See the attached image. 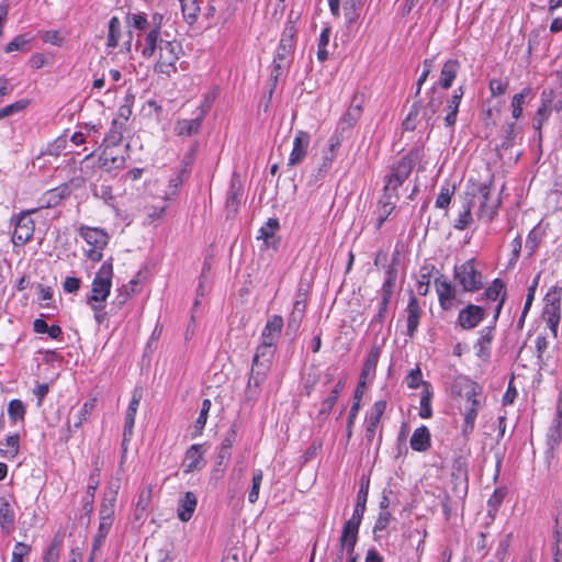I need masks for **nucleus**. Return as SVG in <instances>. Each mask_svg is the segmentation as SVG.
<instances>
[{
    "mask_svg": "<svg viewBox=\"0 0 562 562\" xmlns=\"http://www.w3.org/2000/svg\"><path fill=\"white\" fill-rule=\"evenodd\" d=\"M164 14L155 12L149 16L144 12L133 13L127 18L130 36L135 33L136 46L145 58H153L158 54L160 43L169 42L170 35L162 32Z\"/></svg>",
    "mask_w": 562,
    "mask_h": 562,
    "instance_id": "1",
    "label": "nucleus"
},
{
    "mask_svg": "<svg viewBox=\"0 0 562 562\" xmlns=\"http://www.w3.org/2000/svg\"><path fill=\"white\" fill-rule=\"evenodd\" d=\"M452 393L464 418L462 434L468 436L474 429L476 415L482 405V390L475 382L459 378L452 385Z\"/></svg>",
    "mask_w": 562,
    "mask_h": 562,
    "instance_id": "2",
    "label": "nucleus"
},
{
    "mask_svg": "<svg viewBox=\"0 0 562 562\" xmlns=\"http://www.w3.org/2000/svg\"><path fill=\"white\" fill-rule=\"evenodd\" d=\"M473 207H477L476 216L481 221L491 222L501 204L497 196L492 195L491 188L484 183H472L467 192Z\"/></svg>",
    "mask_w": 562,
    "mask_h": 562,
    "instance_id": "3",
    "label": "nucleus"
},
{
    "mask_svg": "<svg viewBox=\"0 0 562 562\" xmlns=\"http://www.w3.org/2000/svg\"><path fill=\"white\" fill-rule=\"evenodd\" d=\"M112 278L113 265L110 259L101 265L92 280L91 294L87 296V304H89L92 310H97L105 303L111 292Z\"/></svg>",
    "mask_w": 562,
    "mask_h": 562,
    "instance_id": "4",
    "label": "nucleus"
},
{
    "mask_svg": "<svg viewBox=\"0 0 562 562\" xmlns=\"http://www.w3.org/2000/svg\"><path fill=\"white\" fill-rule=\"evenodd\" d=\"M555 76L558 78L557 87L543 89L541 93V105L533 119V127L539 133L551 112H560L562 110V70L557 71Z\"/></svg>",
    "mask_w": 562,
    "mask_h": 562,
    "instance_id": "5",
    "label": "nucleus"
},
{
    "mask_svg": "<svg viewBox=\"0 0 562 562\" xmlns=\"http://www.w3.org/2000/svg\"><path fill=\"white\" fill-rule=\"evenodd\" d=\"M78 234L87 245L85 256L93 262L100 261L103 257V249L109 244V234L103 228L86 225H81L78 228Z\"/></svg>",
    "mask_w": 562,
    "mask_h": 562,
    "instance_id": "6",
    "label": "nucleus"
},
{
    "mask_svg": "<svg viewBox=\"0 0 562 562\" xmlns=\"http://www.w3.org/2000/svg\"><path fill=\"white\" fill-rule=\"evenodd\" d=\"M415 160L416 155L408 153L391 166L390 171L385 177L384 193L398 198L397 189L411 175Z\"/></svg>",
    "mask_w": 562,
    "mask_h": 562,
    "instance_id": "7",
    "label": "nucleus"
},
{
    "mask_svg": "<svg viewBox=\"0 0 562 562\" xmlns=\"http://www.w3.org/2000/svg\"><path fill=\"white\" fill-rule=\"evenodd\" d=\"M160 44L162 47L160 46L158 54L153 57L155 59V71L170 76L177 71V63L182 53V46L175 38Z\"/></svg>",
    "mask_w": 562,
    "mask_h": 562,
    "instance_id": "8",
    "label": "nucleus"
},
{
    "mask_svg": "<svg viewBox=\"0 0 562 562\" xmlns=\"http://www.w3.org/2000/svg\"><path fill=\"white\" fill-rule=\"evenodd\" d=\"M562 288L553 285L544 296L542 318L549 327L553 338L558 336V326L561 319Z\"/></svg>",
    "mask_w": 562,
    "mask_h": 562,
    "instance_id": "9",
    "label": "nucleus"
},
{
    "mask_svg": "<svg viewBox=\"0 0 562 562\" xmlns=\"http://www.w3.org/2000/svg\"><path fill=\"white\" fill-rule=\"evenodd\" d=\"M370 477L369 475H362L360 487L357 494V503L351 517L345 522L342 530L359 532V528L362 521L363 514L366 512L368 495H369Z\"/></svg>",
    "mask_w": 562,
    "mask_h": 562,
    "instance_id": "10",
    "label": "nucleus"
},
{
    "mask_svg": "<svg viewBox=\"0 0 562 562\" xmlns=\"http://www.w3.org/2000/svg\"><path fill=\"white\" fill-rule=\"evenodd\" d=\"M454 279L465 292H475L483 285L482 274L472 259L454 267Z\"/></svg>",
    "mask_w": 562,
    "mask_h": 562,
    "instance_id": "11",
    "label": "nucleus"
},
{
    "mask_svg": "<svg viewBox=\"0 0 562 562\" xmlns=\"http://www.w3.org/2000/svg\"><path fill=\"white\" fill-rule=\"evenodd\" d=\"M35 211L36 209L23 211L14 218L12 243L15 246H23L32 239L35 231V223L31 218V214Z\"/></svg>",
    "mask_w": 562,
    "mask_h": 562,
    "instance_id": "12",
    "label": "nucleus"
},
{
    "mask_svg": "<svg viewBox=\"0 0 562 562\" xmlns=\"http://www.w3.org/2000/svg\"><path fill=\"white\" fill-rule=\"evenodd\" d=\"M311 137L304 131L296 132L293 139V147L289 156L288 166L294 167L300 165L307 155Z\"/></svg>",
    "mask_w": 562,
    "mask_h": 562,
    "instance_id": "13",
    "label": "nucleus"
},
{
    "mask_svg": "<svg viewBox=\"0 0 562 562\" xmlns=\"http://www.w3.org/2000/svg\"><path fill=\"white\" fill-rule=\"evenodd\" d=\"M257 369L251 367L249 379L245 389V398L248 403H254L260 393V387L267 376V366Z\"/></svg>",
    "mask_w": 562,
    "mask_h": 562,
    "instance_id": "14",
    "label": "nucleus"
},
{
    "mask_svg": "<svg viewBox=\"0 0 562 562\" xmlns=\"http://www.w3.org/2000/svg\"><path fill=\"white\" fill-rule=\"evenodd\" d=\"M485 310L481 306L469 304L462 308L458 315V324L463 329H472L476 327L485 317Z\"/></svg>",
    "mask_w": 562,
    "mask_h": 562,
    "instance_id": "15",
    "label": "nucleus"
},
{
    "mask_svg": "<svg viewBox=\"0 0 562 562\" xmlns=\"http://www.w3.org/2000/svg\"><path fill=\"white\" fill-rule=\"evenodd\" d=\"M435 288L440 307L445 311L451 310L456 301V288L443 277L435 280Z\"/></svg>",
    "mask_w": 562,
    "mask_h": 562,
    "instance_id": "16",
    "label": "nucleus"
},
{
    "mask_svg": "<svg viewBox=\"0 0 562 562\" xmlns=\"http://www.w3.org/2000/svg\"><path fill=\"white\" fill-rule=\"evenodd\" d=\"M329 9L334 16L339 15V7L342 3L344 15L348 24H352L359 16L361 0H328Z\"/></svg>",
    "mask_w": 562,
    "mask_h": 562,
    "instance_id": "17",
    "label": "nucleus"
},
{
    "mask_svg": "<svg viewBox=\"0 0 562 562\" xmlns=\"http://www.w3.org/2000/svg\"><path fill=\"white\" fill-rule=\"evenodd\" d=\"M204 111H200L194 119H180L176 122L175 132L178 136H193L200 132Z\"/></svg>",
    "mask_w": 562,
    "mask_h": 562,
    "instance_id": "18",
    "label": "nucleus"
},
{
    "mask_svg": "<svg viewBox=\"0 0 562 562\" xmlns=\"http://www.w3.org/2000/svg\"><path fill=\"white\" fill-rule=\"evenodd\" d=\"M283 328V318L280 315H272L268 318L266 326L262 329V341L276 345L281 336Z\"/></svg>",
    "mask_w": 562,
    "mask_h": 562,
    "instance_id": "19",
    "label": "nucleus"
},
{
    "mask_svg": "<svg viewBox=\"0 0 562 562\" xmlns=\"http://www.w3.org/2000/svg\"><path fill=\"white\" fill-rule=\"evenodd\" d=\"M196 505L198 498L195 494L190 491L186 492L178 503V518L183 522L189 521L195 512Z\"/></svg>",
    "mask_w": 562,
    "mask_h": 562,
    "instance_id": "20",
    "label": "nucleus"
},
{
    "mask_svg": "<svg viewBox=\"0 0 562 562\" xmlns=\"http://www.w3.org/2000/svg\"><path fill=\"white\" fill-rule=\"evenodd\" d=\"M407 336L414 337L418 325H419V318L422 316V308L419 306L418 300L414 294L409 296L408 304H407Z\"/></svg>",
    "mask_w": 562,
    "mask_h": 562,
    "instance_id": "21",
    "label": "nucleus"
},
{
    "mask_svg": "<svg viewBox=\"0 0 562 562\" xmlns=\"http://www.w3.org/2000/svg\"><path fill=\"white\" fill-rule=\"evenodd\" d=\"M274 346L273 344L262 341L255 352L251 367L260 369L263 368L262 366H267V371H269L274 353Z\"/></svg>",
    "mask_w": 562,
    "mask_h": 562,
    "instance_id": "22",
    "label": "nucleus"
},
{
    "mask_svg": "<svg viewBox=\"0 0 562 562\" xmlns=\"http://www.w3.org/2000/svg\"><path fill=\"white\" fill-rule=\"evenodd\" d=\"M386 409V402L385 401H376L371 411L369 412L368 418H367V437L373 438L382 415L384 414Z\"/></svg>",
    "mask_w": 562,
    "mask_h": 562,
    "instance_id": "23",
    "label": "nucleus"
},
{
    "mask_svg": "<svg viewBox=\"0 0 562 562\" xmlns=\"http://www.w3.org/2000/svg\"><path fill=\"white\" fill-rule=\"evenodd\" d=\"M15 513L8 499H0V528L4 535L14 530Z\"/></svg>",
    "mask_w": 562,
    "mask_h": 562,
    "instance_id": "24",
    "label": "nucleus"
},
{
    "mask_svg": "<svg viewBox=\"0 0 562 562\" xmlns=\"http://www.w3.org/2000/svg\"><path fill=\"white\" fill-rule=\"evenodd\" d=\"M140 398H142V392L139 390H135L133 392V396L128 404L126 415H125L124 440H126L127 436H132L133 428L135 425V416H136V412L138 409Z\"/></svg>",
    "mask_w": 562,
    "mask_h": 562,
    "instance_id": "25",
    "label": "nucleus"
},
{
    "mask_svg": "<svg viewBox=\"0 0 562 562\" xmlns=\"http://www.w3.org/2000/svg\"><path fill=\"white\" fill-rule=\"evenodd\" d=\"M359 532L341 530L339 537L340 551L347 553V562H357V554L355 553L356 544L358 542Z\"/></svg>",
    "mask_w": 562,
    "mask_h": 562,
    "instance_id": "26",
    "label": "nucleus"
},
{
    "mask_svg": "<svg viewBox=\"0 0 562 562\" xmlns=\"http://www.w3.org/2000/svg\"><path fill=\"white\" fill-rule=\"evenodd\" d=\"M460 69V63L457 59L447 60L440 71L439 85L447 90L452 86Z\"/></svg>",
    "mask_w": 562,
    "mask_h": 562,
    "instance_id": "27",
    "label": "nucleus"
},
{
    "mask_svg": "<svg viewBox=\"0 0 562 562\" xmlns=\"http://www.w3.org/2000/svg\"><path fill=\"white\" fill-rule=\"evenodd\" d=\"M305 293H297V297L293 304L292 312L289 316L288 327L297 329L305 313L306 297Z\"/></svg>",
    "mask_w": 562,
    "mask_h": 562,
    "instance_id": "28",
    "label": "nucleus"
},
{
    "mask_svg": "<svg viewBox=\"0 0 562 562\" xmlns=\"http://www.w3.org/2000/svg\"><path fill=\"white\" fill-rule=\"evenodd\" d=\"M484 295L487 300L491 301H497L499 299V302L495 307V318H497L501 313L506 295L504 291V283L499 279H495L492 282V284L485 290Z\"/></svg>",
    "mask_w": 562,
    "mask_h": 562,
    "instance_id": "29",
    "label": "nucleus"
},
{
    "mask_svg": "<svg viewBox=\"0 0 562 562\" xmlns=\"http://www.w3.org/2000/svg\"><path fill=\"white\" fill-rule=\"evenodd\" d=\"M398 198L387 195L386 193H383L382 199L379 202L378 207V217H376V228L380 229L383 223L387 220L390 214L395 207V204L397 202Z\"/></svg>",
    "mask_w": 562,
    "mask_h": 562,
    "instance_id": "30",
    "label": "nucleus"
},
{
    "mask_svg": "<svg viewBox=\"0 0 562 562\" xmlns=\"http://www.w3.org/2000/svg\"><path fill=\"white\" fill-rule=\"evenodd\" d=\"M280 225L277 218H269L263 226L259 229L258 238L263 239L267 247H277L276 233Z\"/></svg>",
    "mask_w": 562,
    "mask_h": 562,
    "instance_id": "31",
    "label": "nucleus"
},
{
    "mask_svg": "<svg viewBox=\"0 0 562 562\" xmlns=\"http://www.w3.org/2000/svg\"><path fill=\"white\" fill-rule=\"evenodd\" d=\"M153 490L150 486H143L137 495V502L135 504L134 517L136 520L144 518L145 513L151 502Z\"/></svg>",
    "mask_w": 562,
    "mask_h": 562,
    "instance_id": "32",
    "label": "nucleus"
},
{
    "mask_svg": "<svg viewBox=\"0 0 562 562\" xmlns=\"http://www.w3.org/2000/svg\"><path fill=\"white\" fill-rule=\"evenodd\" d=\"M430 445V432L426 426H422L413 432L411 447L418 452L425 451Z\"/></svg>",
    "mask_w": 562,
    "mask_h": 562,
    "instance_id": "33",
    "label": "nucleus"
},
{
    "mask_svg": "<svg viewBox=\"0 0 562 562\" xmlns=\"http://www.w3.org/2000/svg\"><path fill=\"white\" fill-rule=\"evenodd\" d=\"M463 88L459 87L453 91V94L451 95L449 102H448V113L445 117V123L447 126H452L456 123L457 120V113L459 110V105L461 102V99L463 97Z\"/></svg>",
    "mask_w": 562,
    "mask_h": 562,
    "instance_id": "34",
    "label": "nucleus"
},
{
    "mask_svg": "<svg viewBox=\"0 0 562 562\" xmlns=\"http://www.w3.org/2000/svg\"><path fill=\"white\" fill-rule=\"evenodd\" d=\"M548 14L552 18L550 31L552 33L562 32V0H550Z\"/></svg>",
    "mask_w": 562,
    "mask_h": 562,
    "instance_id": "35",
    "label": "nucleus"
},
{
    "mask_svg": "<svg viewBox=\"0 0 562 562\" xmlns=\"http://www.w3.org/2000/svg\"><path fill=\"white\" fill-rule=\"evenodd\" d=\"M137 280L133 279L127 284L121 286L116 290L115 297L113 299L111 305L114 308L120 310L136 291Z\"/></svg>",
    "mask_w": 562,
    "mask_h": 562,
    "instance_id": "36",
    "label": "nucleus"
},
{
    "mask_svg": "<svg viewBox=\"0 0 562 562\" xmlns=\"http://www.w3.org/2000/svg\"><path fill=\"white\" fill-rule=\"evenodd\" d=\"M116 492H113L110 498H105L100 506L99 520L100 522L113 524L115 512Z\"/></svg>",
    "mask_w": 562,
    "mask_h": 562,
    "instance_id": "37",
    "label": "nucleus"
},
{
    "mask_svg": "<svg viewBox=\"0 0 562 562\" xmlns=\"http://www.w3.org/2000/svg\"><path fill=\"white\" fill-rule=\"evenodd\" d=\"M393 520L394 517L389 510H380L372 529L374 540H379L387 531Z\"/></svg>",
    "mask_w": 562,
    "mask_h": 562,
    "instance_id": "38",
    "label": "nucleus"
},
{
    "mask_svg": "<svg viewBox=\"0 0 562 562\" xmlns=\"http://www.w3.org/2000/svg\"><path fill=\"white\" fill-rule=\"evenodd\" d=\"M380 347L373 346L366 359V362L363 364L360 378L368 379L370 375H373L376 369V364L380 358Z\"/></svg>",
    "mask_w": 562,
    "mask_h": 562,
    "instance_id": "39",
    "label": "nucleus"
},
{
    "mask_svg": "<svg viewBox=\"0 0 562 562\" xmlns=\"http://www.w3.org/2000/svg\"><path fill=\"white\" fill-rule=\"evenodd\" d=\"M493 327H486L482 330L481 337L476 344L477 356L480 358L486 359L490 356V345L493 340Z\"/></svg>",
    "mask_w": 562,
    "mask_h": 562,
    "instance_id": "40",
    "label": "nucleus"
},
{
    "mask_svg": "<svg viewBox=\"0 0 562 562\" xmlns=\"http://www.w3.org/2000/svg\"><path fill=\"white\" fill-rule=\"evenodd\" d=\"M507 495L506 487H497L487 501V514L491 517H495L504 498Z\"/></svg>",
    "mask_w": 562,
    "mask_h": 562,
    "instance_id": "41",
    "label": "nucleus"
},
{
    "mask_svg": "<svg viewBox=\"0 0 562 562\" xmlns=\"http://www.w3.org/2000/svg\"><path fill=\"white\" fill-rule=\"evenodd\" d=\"M20 437L14 434L0 441V453L4 457H15L19 453Z\"/></svg>",
    "mask_w": 562,
    "mask_h": 562,
    "instance_id": "42",
    "label": "nucleus"
},
{
    "mask_svg": "<svg viewBox=\"0 0 562 562\" xmlns=\"http://www.w3.org/2000/svg\"><path fill=\"white\" fill-rule=\"evenodd\" d=\"M211 406H212L211 400H209V398L203 400L202 406L200 409V414L193 425L192 436H199L202 434V430L204 429L206 420H207V416H209Z\"/></svg>",
    "mask_w": 562,
    "mask_h": 562,
    "instance_id": "43",
    "label": "nucleus"
},
{
    "mask_svg": "<svg viewBox=\"0 0 562 562\" xmlns=\"http://www.w3.org/2000/svg\"><path fill=\"white\" fill-rule=\"evenodd\" d=\"M473 209L471 202L468 196L464 199L463 211L459 214L458 218L454 222V228L458 231H463L470 226L472 223V214L471 210Z\"/></svg>",
    "mask_w": 562,
    "mask_h": 562,
    "instance_id": "44",
    "label": "nucleus"
},
{
    "mask_svg": "<svg viewBox=\"0 0 562 562\" xmlns=\"http://www.w3.org/2000/svg\"><path fill=\"white\" fill-rule=\"evenodd\" d=\"M396 280V272L390 268L386 272V279L381 288V301L389 304L393 294V289Z\"/></svg>",
    "mask_w": 562,
    "mask_h": 562,
    "instance_id": "45",
    "label": "nucleus"
},
{
    "mask_svg": "<svg viewBox=\"0 0 562 562\" xmlns=\"http://www.w3.org/2000/svg\"><path fill=\"white\" fill-rule=\"evenodd\" d=\"M531 93L529 87L524 88L519 93H516L512 99V114L513 117L518 120L522 115V104L525 99Z\"/></svg>",
    "mask_w": 562,
    "mask_h": 562,
    "instance_id": "46",
    "label": "nucleus"
},
{
    "mask_svg": "<svg viewBox=\"0 0 562 562\" xmlns=\"http://www.w3.org/2000/svg\"><path fill=\"white\" fill-rule=\"evenodd\" d=\"M179 3L181 5V11H182L184 19L189 23H193L196 20L198 13L200 11L198 1L196 0H182Z\"/></svg>",
    "mask_w": 562,
    "mask_h": 562,
    "instance_id": "47",
    "label": "nucleus"
},
{
    "mask_svg": "<svg viewBox=\"0 0 562 562\" xmlns=\"http://www.w3.org/2000/svg\"><path fill=\"white\" fill-rule=\"evenodd\" d=\"M121 36V21L117 16L111 18L109 22V34L106 45L109 47H116Z\"/></svg>",
    "mask_w": 562,
    "mask_h": 562,
    "instance_id": "48",
    "label": "nucleus"
},
{
    "mask_svg": "<svg viewBox=\"0 0 562 562\" xmlns=\"http://www.w3.org/2000/svg\"><path fill=\"white\" fill-rule=\"evenodd\" d=\"M290 63L273 58L272 69L270 72V94L273 92V89L277 87L279 78L282 76L285 68H288Z\"/></svg>",
    "mask_w": 562,
    "mask_h": 562,
    "instance_id": "49",
    "label": "nucleus"
},
{
    "mask_svg": "<svg viewBox=\"0 0 562 562\" xmlns=\"http://www.w3.org/2000/svg\"><path fill=\"white\" fill-rule=\"evenodd\" d=\"M263 480V473L260 469L252 473L251 488L248 493V502L254 504L258 501L260 486Z\"/></svg>",
    "mask_w": 562,
    "mask_h": 562,
    "instance_id": "50",
    "label": "nucleus"
},
{
    "mask_svg": "<svg viewBox=\"0 0 562 562\" xmlns=\"http://www.w3.org/2000/svg\"><path fill=\"white\" fill-rule=\"evenodd\" d=\"M329 35L330 30L328 27H325L319 35L317 44V59L319 61H325L328 57L327 46L329 43Z\"/></svg>",
    "mask_w": 562,
    "mask_h": 562,
    "instance_id": "51",
    "label": "nucleus"
},
{
    "mask_svg": "<svg viewBox=\"0 0 562 562\" xmlns=\"http://www.w3.org/2000/svg\"><path fill=\"white\" fill-rule=\"evenodd\" d=\"M8 415L13 422L22 420L25 415V406L20 400H12L8 405Z\"/></svg>",
    "mask_w": 562,
    "mask_h": 562,
    "instance_id": "52",
    "label": "nucleus"
},
{
    "mask_svg": "<svg viewBox=\"0 0 562 562\" xmlns=\"http://www.w3.org/2000/svg\"><path fill=\"white\" fill-rule=\"evenodd\" d=\"M111 527V524L99 521V527L93 538L92 551H97L101 548L102 543L105 541L110 532Z\"/></svg>",
    "mask_w": 562,
    "mask_h": 562,
    "instance_id": "53",
    "label": "nucleus"
},
{
    "mask_svg": "<svg viewBox=\"0 0 562 562\" xmlns=\"http://www.w3.org/2000/svg\"><path fill=\"white\" fill-rule=\"evenodd\" d=\"M67 139L65 136L57 137L53 143L48 144L41 155H49L57 157L66 148Z\"/></svg>",
    "mask_w": 562,
    "mask_h": 562,
    "instance_id": "54",
    "label": "nucleus"
},
{
    "mask_svg": "<svg viewBox=\"0 0 562 562\" xmlns=\"http://www.w3.org/2000/svg\"><path fill=\"white\" fill-rule=\"evenodd\" d=\"M431 396L432 393L426 387L423 391L422 397H420V409H419V416L422 418H429L432 414L431 412Z\"/></svg>",
    "mask_w": 562,
    "mask_h": 562,
    "instance_id": "55",
    "label": "nucleus"
},
{
    "mask_svg": "<svg viewBox=\"0 0 562 562\" xmlns=\"http://www.w3.org/2000/svg\"><path fill=\"white\" fill-rule=\"evenodd\" d=\"M454 188H450L449 186H445L440 189V192L436 199V207L447 209L451 202V198L453 195Z\"/></svg>",
    "mask_w": 562,
    "mask_h": 562,
    "instance_id": "56",
    "label": "nucleus"
},
{
    "mask_svg": "<svg viewBox=\"0 0 562 562\" xmlns=\"http://www.w3.org/2000/svg\"><path fill=\"white\" fill-rule=\"evenodd\" d=\"M31 551L32 548L30 544L24 542H16L14 544L10 562H23V559L27 557Z\"/></svg>",
    "mask_w": 562,
    "mask_h": 562,
    "instance_id": "57",
    "label": "nucleus"
},
{
    "mask_svg": "<svg viewBox=\"0 0 562 562\" xmlns=\"http://www.w3.org/2000/svg\"><path fill=\"white\" fill-rule=\"evenodd\" d=\"M561 441V430L559 424H554L552 427H550L548 432V446H549V452H553V449L555 446H558Z\"/></svg>",
    "mask_w": 562,
    "mask_h": 562,
    "instance_id": "58",
    "label": "nucleus"
},
{
    "mask_svg": "<svg viewBox=\"0 0 562 562\" xmlns=\"http://www.w3.org/2000/svg\"><path fill=\"white\" fill-rule=\"evenodd\" d=\"M540 239H541V234H540L539 229L536 227L532 228L530 231V233L528 234L527 240H526V248L528 249L529 255H532L536 251V249L540 243Z\"/></svg>",
    "mask_w": 562,
    "mask_h": 562,
    "instance_id": "59",
    "label": "nucleus"
},
{
    "mask_svg": "<svg viewBox=\"0 0 562 562\" xmlns=\"http://www.w3.org/2000/svg\"><path fill=\"white\" fill-rule=\"evenodd\" d=\"M488 88L493 97H498L506 92L508 88V81L494 78L490 81Z\"/></svg>",
    "mask_w": 562,
    "mask_h": 562,
    "instance_id": "60",
    "label": "nucleus"
},
{
    "mask_svg": "<svg viewBox=\"0 0 562 562\" xmlns=\"http://www.w3.org/2000/svg\"><path fill=\"white\" fill-rule=\"evenodd\" d=\"M436 94H437V90H436V88H432L430 100L427 103V106L424 112L425 116H427L428 112L430 113V115H434L439 110V108L442 103V100H441L442 98H441V95H436Z\"/></svg>",
    "mask_w": 562,
    "mask_h": 562,
    "instance_id": "61",
    "label": "nucleus"
},
{
    "mask_svg": "<svg viewBox=\"0 0 562 562\" xmlns=\"http://www.w3.org/2000/svg\"><path fill=\"white\" fill-rule=\"evenodd\" d=\"M29 40L23 36H18L13 41L7 44L5 52L12 53L15 50H26L27 49Z\"/></svg>",
    "mask_w": 562,
    "mask_h": 562,
    "instance_id": "62",
    "label": "nucleus"
},
{
    "mask_svg": "<svg viewBox=\"0 0 562 562\" xmlns=\"http://www.w3.org/2000/svg\"><path fill=\"white\" fill-rule=\"evenodd\" d=\"M59 559V543L54 540L46 550L43 562H58Z\"/></svg>",
    "mask_w": 562,
    "mask_h": 562,
    "instance_id": "63",
    "label": "nucleus"
},
{
    "mask_svg": "<svg viewBox=\"0 0 562 562\" xmlns=\"http://www.w3.org/2000/svg\"><path fill=\"white\" fill-rule=\"evenodd\" d=\"M360 116L361 113L358 112L357 108L349 106L341 122L346 127H351L357 123Z\"/></svg>",
    "mask_w": 562,
    "mask_h": 562,
    "instance_id": "64",
    "label": "nucleus"
}]
</instances>
